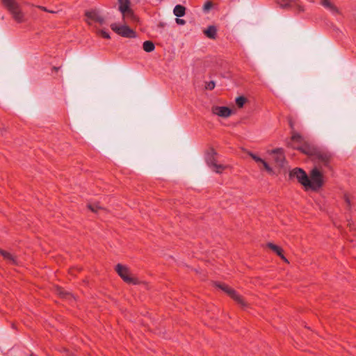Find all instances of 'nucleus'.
<instances>
[{"label":"nucleus","instance_id":"c756f323","mask_svg":"<svg viewBox=\"0 0 356 356\" xmlns=\"http://www.w3.org/2000/svg\"><path fill=\"white\" fill-rule=\"evenodd\" d=\"M176 22L178 24H181V25H184L185 24V21L184 19H179V18H177L176 19Z\"/></svg>","mask_w":356,"mask_h":356},{"label":"nucleus","instance_id":"a878e982","mask_svg":"<svg viewBox=\"0 0 356 356\" xmlns=\"http://www.w3.org/2000/svg\"><path fill=\"white\" fill-rule=\"evenodd\" d=\"M215 87V83L213 81H210L207 83L206 88L207 90H212Z\"/></svg>","mask_w":356,"mask_h":356},{"label":"nucleus","instance_id":"ddd939ff","mask_svg":"<svg viewBox=\"0 0 356 356\" xmlns=\"http://www.w3.org/2000/svg\"><path fill=\"white\" fill-rule=\"evenodd\" d=\"M248 155L250 156L257 163H261L264 168H265V170L269 172V173H273V170L272 169L271 167H270V165L264 161L262 159H261L260 157L257 156V155L254 154L253 153L250 152H248Z\"/></svg>","mask_w":356,"mask_h":356},{"label":"nucleus","instance_id":"a211bd4d","mask_svg":"<svg viewBox=\"0 0 356 356\" xmlns=\"http://www.w3.org/2000/svg\"><path fill=\"white\" fill-rule=\"evenodd\" d=\"M204 33L208 38L214 39L216 34V29L215 26H211Z\"/></svg>","mask_w":356,"mask_h":356},{"label":"nucleus","instance_id":"6ab92c4d","mask_svg":"<svg viewBox=\"0 0 356 356\" xmlns=\"http://www.w3.org/2000/svg\"><path fill=\"white\" fill-rule=\"evenodd\" d=\"M143 47L144 51H145L146 52H151L154 51L155 48L154 43L149 40L143 42Z\"/></svg>","mask_w":356,"mask_h":356},{"label":"nucleus","instance_id":"2eb2a0df","mask_svg":"<svg viewBox=\"0 0 356 356\" xmlns=\"http://www.w3.org/2000/svg\"><path fill=\"white\" fill-rule=\"evenodd\" d=\"M0 254H1L5 259H7L11 264H15V265L18 264V261L17 259V257L15 255L11 254L10 253H9L6 251L2 250H0Z\"/></svg>","mask_w":356,"mask_h":356},{"label":"nucleus","instance_id":"423d86ee","mask_svg":"<svg viewBox=\"0 0 356 356\" xmlns=\"http://www.w3.org/2000/svg\"><path fill=\"white\" fill-rule=\"evenodd\" d=\"M216 152L215 150L211 149L207 158V163L216 173H221L222 170L225 169L227 166L217 163L215 156Z\"/></svg>","mask_w":356,"mask_h":356},{"label":"nucleus","instance_id":"39448f33","mask_svg":"<svg viewBox=\"0 0 356 356\" xmlns=\"http://www.w3.org/2000/svg\"><path fill=\"white\" fill-rule=\"evenodd\" d=\"M298 149L306 154L313 156L315 159L322 161L325 164H326L328 161V157L326 155L320 152H314L306 143H304L303 146L300 147Z\"/></svg>","mask_w":356,"mask_h":356},{"label":"nucleus","instance_id":"cd10ccee","mask_svg":"<svg viewBox=\"0 0 356 356\" xmlns=\"http://www.w3.org/2000/svg\"><path fill=\"white\" fill-rule=\"evenodd\" d=\"M289 5V2L287 1H285V0H283L281 3H280V6L282 7V8H286L288 7Z\"/></svg>","mask_w":356,"mask_h":356},{"label":"nucleus","instance_id":"f257e3e1","mask_svg":"<svg viewBox=\"0 0 356 356\" xmlns=\"http://www.w3.org/2000/svg\"><path fill=\"white\" fill-rule=\"evenodd\" d=\"M1 1L16 22L21 23L24 21V13L17 0H1Z\"/></svg>","mask_w":356,"mask_h":356},{"label":"nucleus","instance_id":"473e14b6","mask_svg":"<svg viewBox=\"0 0 356 356\" xmlns=\"http://www.w3.org/2000/svg\"><path fill=\"white\" fill-rule=\"evenodd\" d=\"M289 125L291 129H293V122L292 121H289Z\"/></svg>","mask_w":356,"mask_h":356},{"label":"nucleus","instance_id":"2f4dec72","mask_svg":"<svg viewBox=\"0 0 356 356\" xmlns=\"http://www.w3.org/2000/svg\"><path fill=\"white\" fill-rule=\"evenodd\" d=\"M38 8H40L41 10H44V11H46V12L49 11V10H47L45 7L38 6Z\"/></svg>","mask_w":356,"mask_h":356},{"label":"nucleus","instance_id":"412c9836","mask_svg":"<svg viewBox=\"0 0 356 356\" xmlns=\"http://www.w3.org/2000/svg\"><path fill=\"white\" fill-rule=\"evenodd\" d=\"M57 293L61 297L67 298V299L72 297V295L71 293H70L67 291H64L63 289H62L60 288L57 289Z\"/></svg>","mask_w":356,"mask_h":356},{"label":"nucleus","instance_id":"f03ea898","mask_svg":"<svg viewBox=\"0 0 356 356\" xmlns=\"http://www.w3.org/2000/svg\"><path fill=\"white\" fill-rule=\"evenodd\" d=\"M323 184V174L318 166H315L310 172L308 177V184L305 187L310 188L313 190L320 188Z\"/></svg>","mask_w":356,"mask_h":356},{"label":"nucleus","instance_id":"5701e85b","mask_svg":"<svg viewBox=\"0 0 356 356\" xmlns=\"http://www.w3.org/2000/svg\"><path fill=\"white\" fill-rule=\"evenodd\" d=\"M291 140L300 143L302 141V136L300 134L293 131Z\"/></svg>","mask_w":356,"mask_h":356},{"label":"nucleus","instance_id":"7ed1b4c3","mask_svg":"<svg viewBox=\"0 0 356 356\" xmlns=\"http://www.w3.org/2000/svg\"><path fill=\"white\" fill-rule=\"evenodd\" d=\"M115 270L119 276L127 283L138 284L140 282L127 266L119 264L116 266Z\"/></svg>","mask_w":356,"mask_h":356},{"label":"nucleus","instance_id":"b1692460","mask_svg":"<svg viewBox=\"0 0 356 356\" xmlns=\"http://www.w3.org/2000/svg\"><path fill=\"white\" fill-rule=\"evenodd\" d=\"M245 102L246 99L243 97H238L236 99V103L239 108L243 107Z\"/></svg>","mask_w":356,"mask_h":356},{"label":"nucleus","instance_id":"f8f14e48","mask_svg":"<svg viewBox=\"0 0 356 356\" xmlns=\"http://www.w3.org/2000/svg\"><path fill=\"white\" fill-rule=\"evenodd\" d=\"M212 112L220 117L227 118L232 114V110L225 106H213Z\"/></svg>","mask_w":356,"mask_h":356},{"label":"nucleus","instance_id":"4468645a","mask_svg":"<svg viewBox=\"0 0 356 356\" xmlns=\"http://www.w3.org/2000/svg\"><path fill=\"white\" fill-rule=\"evenodd\" d=\"M321 5L330 10L333 14L339 13V9L330 0H321Z\"/></svg>","mask_w":356,"mask_h":356},{"label":"nucleus","instance_id":"0eeeda50","mask_svg":"<svg viewBox=\"0 0 356 356\" xmlns=\"http://www.w3.org/2000/svg\"><path fill=\"white\" fill-rule=\"evenodd\" d=\"M218 287H219L222 291H224L225 293H227L229 296H230L242 307H245L247 306L246 302L244 301V300L242 298V297H241L239 295H238L234 289L228 287L226 285L221 284H218Z\"/></svg>","mask_w":356,"mask_h":356},{"label":"nucleus","instance_id":"aec40b11","mask_svg":"<svg viewBox=\"0 0 356 356\" xmlns=\"http://www.w3.org/2000/svg\"><path fill=\"white\" fill-rule=\"evenodd\" d=\"M267 246L270 248L273 252H275L278 256H281L282 254V250L276 245H274L272 243H268Z\"/></svg>","mask_w":356,"mask_h":356},{"label":"nucleus","instance_id":"4be33fe9","mask_svg":"<svg viewBox=\"0 0 356 356\" xmlns=\"http://www.w3.org/2000/svg\"><path fill=\"white\" fill-rule=\"evenodd\" d=\"M119 2V10L127 7H130L131 2L129 0H118Z\"/></svg>","mask_w":356,"mask_h":356},{"label":"nucleus","instance_id":"6e6552de","mask_svg":"<svg viewBox=\"0 0 356 356\" xmlns=\"http://www.w3.org/2000/svg\"><path fill=\"white\" fill-rule=\"evenodd\" d=\"M85 15L86 17V22L89 25H91V21L97 22L99 24H103L105 22L104 18L96 10H87L85 13Z\"/></svg>","mask_w":356,"mask_h":356},{"label":"nucleus","instance_id":"7c9ffc66","mask_svg":"<svg viewBox=\"0 0 356 356\" xmlns=\"http://www.w3.org/2000/svg\"><path fill=\"white\" fill-rule=\"evenodd\" d=\"M280 257H281V259H282L284 262H286V263H289L288 259H286V258L283 254H282V255L280 256Z\"/></svg>","mask_w":356,"mask_h":356},{"label":"nucleus","instance_id":"72a5a7b5","mask_svg":"<svg viewBox=\"0 0 356 356\" xmlns=\"http://www.w3.org/2000/svg\"><path fill=\"white\" fill-rule=\"evenodd\" d=\"M48 12L51 13H55V12L54 10H49Z\"/></svg>","mask_w":356,"mask_h":356},{"label":"nucleus","instance_id":"f3484780","mask_svg":"<svg viewBox=\"0 0 356 356\" xmlns=\"http://www.w3.org/2000/svg\"><path fill=\"white\" fill-rule=\"evenodd\" d=\"M173 13L177 17H183L185 15V8L181 5H177L173 10Z\"/></svg>","mask_w":356,"mask_h":356},{"label":"nucleus","instance_id":"20e7f679","mask_svg":"<svg viewBox=\"0 0 356 356\" xmlns=\"http://www.w3.org/2000/svg\"><path fill=\"white\" fill-rule=\"evenodd\" d=\"M111 28L113 31L123 37L134 38L136 36L135 32L127 26V24L124 23L123 25L120 26L113 23L111 25Z\"/></svg>","mask_w":356,"mask_h":356},{"label":"nucleus","instance_id":"393cba45","mask_svg":"<svg viewBox=\"0 0 356 356\" xmlns=\"http://www.w3.org/2000/svg\"><path fill=\"white\" fill-rule=\"evenodd\" d=\"M96 32H97V34L101 35L104 38H110L109 34L106 31H105L104 30L96 29Z\"/></svg>","mask_w":356,"mask_h":356},{"label":"nucleus","instance_id":"1a4fd4ad","mask_svg":"<svg viewBox=\"0 0 356 356\" xmlns=\"http://www.w3.org/2000/svg\"><path fill=\"white\" fill-rule=\"evenodd\" d=\"M291 177H296L304 186L308 184V176L305 172L300 168H296L290 172Z\"/></svg>","mask_w":356,"mask_h":356},{"label":"nucleus","instance_id":"bb28decb","mask_svg":"<svg viewBox=\"0 0 356 356\" xmlns=\"http://www.w3.org/2000/svg\"><path fill=\"white\" fill-rule=\"evenodd\" d=\"M212 7V3L211 2H207L204 6V10H209Z\"/></svg>","mask_w":356,"mask_h":356},{"label":"nucleus","instance_id":"c85d7f7f","mask_svg":"<svg viewBox=\"0 0 356 356\" xmlns=\"http://www.w3.org/2000/svg\"><path fill=\"white\" fill-rule=\"evenodd\" d=\"M344 200H345V202L346 203L347 207H350V200L348 197V195H345L344 196Z\"/></svg>","mask_w":356,"mask_h":356},{"label":"nucleus","instance_id":"dca6fc26","mask_svg":"<svg viewBox=\"0 0 356 356\" xmlns=\"http://www.w3.org/2000/svg\"><path fill=\"white\" fill-rule=\"evenodd\" d=\"M88 208L93 213H99V211H104L105 208L99 204V202H90L88 204Z\"/></svg>","mask_w":356,"mask_h":356},{"label":"nucleus","instance_id":"9d476101","mask_svg":"<svg viewBox=\"0 0 356 356\" xmlns=\"http://www.w3.org/2000/svg\"><path fill=\"white\" fill-rule=\"evenodd\" d=\"M120 11L122 13L124 23L127 24L129 22H136L138 21L136 16L130 7L120 10Z\"/></svg>","mask_w":356,"mask_h":356},{"label":"nucleus","instance_id":"f704fd0d","mask_svg":"<svg viewBox=\"0 0 356 356\" xmlns=\"http://www.w3.org/2000/svg\"><path fill=\"white\" fill-rule=\"evenodd\" d=\"M54 70H58L57 67H54Z\"/></svg>","mask_w":356,"mask_h":356},{"label":"nucleus","instance_id":"9b49d317","mask_svg":"<svg viewBox=\"0 0 356 356\" xmlns=\"http://www.w3.org/2000/svg\"><path fill=\"white\" fill-rule=\"evenodd\" d=\"M271 154H275L274 158L275 162L279 167H283L285 163V157L283 154V150L281 148H277L270 152Z\"/></svg>","mask_w":356,"mask_h":356}]
</instances>
